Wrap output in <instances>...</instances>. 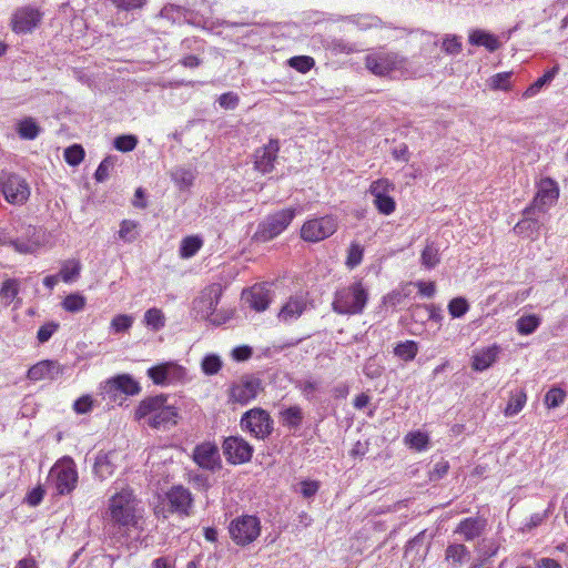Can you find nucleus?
Returning <instances> with one entry per match:
<instances>
[{
  "label": "nucleus",
  "instance_id": "obj_13",
  "mask_svg": "<svg viewBox=\"0 0 568 568\" xmlns=\"http://www.w3.org/2000/svg\"><path fill=\"white\" fill-rule=\"evenodd\" d=\"M50 478L59 495L70 494L77 486L78 471L72 459L54 465L50 470Z\"/></svg>",
  "mask_w": 568,
  "mask_h": 568
},
{
  "label": "nucleus",
  "instance_id": "obj_64",
  "mask_svg": "<svg viewBox=\"0 0 568 568\" xmlns=\"http://www.w3.org/2000/svg\"><path fill=\"white\" fill-rule=\"evenodd\" d=\"M320 489V483L316 480L301 481V494L304 498H312Z\"/></svg>",
  "mask_w": 568,
  "mask_h": 568
},
{
  "label": "nucleus",
  "instance_id": "obj_6",
  "mask_svg": "<svg viewBox=\"0 0 568 568\" xmlns=\"http://www.w3.org/2000/svg\"><path fill=\"white\" fill-rule=\"evenodd\" d=\"M537 187V193L531 203L523 211L525 219L516 224L515 230H521L524 225L529 222L536 224L537 220L534 219L535 214L537 212H546L549 206L557 202L559 197V186L554 179H541Z\"/></svg>",
  "mask_w": 568,
  "mask_h": 568
},
{
  "label": "nucleus",
  "instance_id": "obj_34",
  "mask_svg": "<svg viewBox=\"0 0 568 568\" xmlns=\"http://www.w3.org/2000/svg\"><path fill=\"white\" fill-rule=\"evenodd\" d=\"M417 353L418 344L415 341L400 342L394 347L395 356L405 362L413 361L416 357Z\"/></svg>",
  "mask_w": 568,
  "mask_h": 568
},
{
  "label": "nucleus",
  "instance_id": "obj_49",
  "mask_svg": "<svg viewBox=\"0 0 568 568\" xmlns=\"http://www.w3.org/2000/svg\"><path fill=\"white\" fill-rule=\"evenodd\" d=\"M138 138L133 134H122L114 139L113 146L120 152H130L138 145Z\"/></svg>",
  "mask_w": 568,
  "mask_h": 568
},
{
  "label": "nucleus",
  "instance_id": "obj_2",
  "mask_svg": "<svg viewBox=\"0 0 568 568\" xmlns=\"http://www.w3.org/2000/svg\"><path fill=\"white\" fill-rule=\"evenodd\" d=\"M365 68L378 78L392 80L412 78L416 74L407 57L399 52L379 48L364 59Z\"/></svg>",
  "mask_w": 568,
  "mask_h": 568
},
{
  "label": "nucleus",
  "instance_id": "obj_58",
  "mask_svg": "<svg viewBox=\"0 0 568 568\" xmlns=\"http://www.w3.org/2000/svg\"><path fill=\"white\" fill-rule=\"evenodd\" d=\"M60 325L57 322H48L40 326L37 333V338L39 343H47L52 335L59 329Z\"/></svg>",
  "mask_w": 568,
  "mask_h": 568
},
{
  "label": "nucleus",
  "instance_id": "obj_35",
  "mask_svg": "<svg viewBox=\"0 0 568 568\" xmlns=\"http://www.w3.org/2000/svg\"><path fill=\"white\" fill-rule=\"evenodd\" d=\"M540 323V317L535 314L524 315L516 322L517 332L520 335H530L539 327Z\"/></svg>",
  "mask_w": 568,
  "mask_h": 568
},
{
  "label": "nucleus",
  "instance_id": "obj_25",
  "mask_svg": "<svg viewBox=\"0 0 568 568\" xmlns=\"http://www.w3.org/2000/svg\"><path fill=\"white\" fill-rule=\"evenodd\" d=\"M114 452H99L93 465V471L100 480H104L112 476L115 470Z\"/></svg>",
  "mask_w": 568,
  "mask_h": 568
},
{
  "label": "nucleus",
  "instance_id": "obj_53",
  "mask_svg": "<svg viewBox=\"0 0 568 568\" xmlns=\"http://www.w3.org/2000/svg\"><path fill=\"white\" fill-rule=\"evenodd\" d=\"M511 72H500L489 79V87L494 90L507 91L510 89Z\"/></svg>",
  "mask_w": 568,
  "mask_h": 568
},
{
  "label": "nucleus",
  "instance_id": "obj_59",
  "mask_svg": "<svg viewBox=\"0 0 568 568\" xmlns=\"http://www.w3.org/2000/svg\"><path fill=\"white\" fill-rule=\"evenodd\" d=\"M419 312H427L428 313V320L439 322L442 320V315L439 313V310L436 308L434 305H415L410 308L412 317L416 318L419 315Z\"/></svg>",
  "mask_w": 568,
  "mask_h": 568
},
{
  "label": "nucleus",
  "instance_id": "obj_20",
  "mask_svg": "<svg viewBox=\"0 0 568 568\" xmlns=\"http://www.w3.org/2000/svg\"><path fill=\"white\" fill-rule=\"evenodd\" d=\"M63 372L64 367L58 361L44 359L32 365L28 369L27 377L31 382H39L45 378L54 381L62 375Z\"/></svg>",
  "mask_w": 568,
  "mask_h": 568
},
{
  "label": "nucleus",
  "instance_id": "obj_61",
  "mask_svg": "<svg viewBox=\"0 0 568 568\" xmlns=\"http://www.w3.org/2000/svg\"><path fill=\"white\" fill-rule=\"evenodd\" d=\"M118 10L133 11L141 9L146 0H109Z\"/></svg>",
  "mask_w": 568,
  "mask_h": 568
},
{
  "label": "nucleus",
  "instance_id": "obj_56",
  "mask_svg": "<svg viewBox=\"0 0 568 568\" xmlns=\"http://www.w3.org/2000/svg\"><path fill=\"white\" fill-rule=\"evenodd\" d=\"M442 50L447 54H458L462 51V42L459 37L447 34L442 42Z\"/></svg>",
  "mask_w": 568,
  "mask_h": 568
},
{
  "label": "nucleus",
  "instance_id": "obj_29",
  "mask_svg": "<svg viewBox=\"0 0 568 568\" xmlns=\"http://www.w3.org/2000/svg\"><path fill=\"white\" fill-rule=\"evenodd\" d=\"M17 133L23 140H34L41 133L42 129L37 121L27 116L17 123Z\"/></svg>",
  "mask_w": 568,
  "mask_h": 568
},
{
  "label": "nucleus",
  "instance_id": "obj_50",
  "mask_svg": "<svg viewBox=\"0 0 568 568\" xmlns=\"http://www.w3.org/2000/svg\"><path fill=\"white\" fill-rule=\"evenodd\" d=\"M288 65L301 73L308 72L315 64L312 57L308 55H295L288 59Z\"/></svg>",
  "mask_w": 568,
  "mask_h": 568
},
{
  "label": "nucleus",
  "instance_id": "obj_30",
  "mask_svg": "<svg viewBox=\"0 0 568 568\" xmlns=\"http://www.w3.org/2000/svg\"><path fill=\"white\" fill-rule=\"evenodd\" d=\"M349 23L356 26L359 30L366 31L369 29H377L383 26V21L377 16L373 14H352L345 18Z\"/></svg>",
  "mask_w": 568,
  "mask_h": 568
},
{
  "label": "nucleus",
  "instance_id": "obj_46",
  "mask_svg": "<svg viewBox=\"0 0 568 568\" xmlns=\"http://www.w3.org/2000/svg\"><path fill=\"white\" fill-rule=\"evenodd\" d=\"M133 322L134 318L132 315L119 314L112 318L110 327L115 334L124 333L132 327Z\"/></svg>",
  "mask_w": 568,
  "mask_h": 568
},
{
  "label": "nucleus",
  "instance_id": "obj_27",
  "mask_svg": "<svg viewBox=\"0 0 568 568\" xmlns=\"http://www.w3.org/2000/svg\"><path fill=\"white\" fill-rule=\"evenodd\" d=\"M283 426L296 430L302 426L304 414L300 406H290L280 413Z\"/></svg>",
  "mask_w": 568,
  "mask_h": 568
},
{
  "label": "nucleus",
  "instance_id": "obj_24",
  "mask_svg": "<svg viewBox=\"0 0 568 568\" xmlns=\"http://www.w3.org/2000/svg\"><path fill=\"white\" fill-rule=\"evenodd\" d=\"M501 352L500 346L494 344L473 356L471 367L476 372H484L497 362Z\"/></svg>",
  "mask_w": 568,
  "mask_h": 568
},
{
  "label": "nucleus",
  "instance_id": "obj_9",
  "mask_svg": "<svg viewBox=\"0 0 568 568\" xmlns=\"http://www.w3.org/2000/svg\"><path fill=\"white\" fill-rule=\"evenodd\" d=\"M229 531L236 545L246 546L260 536L261 521L256 516L242 515L231 521Z\"/></svg>",
  "mask_w": 568,
  "mask_h": 568
},
{
  "label": "nucleus",
  "instance_id": "obj_19",
  "mask_svg": "<svg viewBox=\"0 0 568 568\" xmlns=\"http://www.w3.org/2000/svg\"><path fill=\"white\" fill-rule=\"evenodd\" d=\"M42 19V13L32 7L18 9L12 17V30L16 33L32 32Z\"/></svg>",
  "mask_w": 568,
  "mask_h": 568
},
{
  "label": "nucleus",
  "instance_id": "obj_11",
  "mask_svg": "<svg viewBox=\"0 0 568 568\" xmlns=\"http://www.w3.org/2000/svg\"><path fill=\"white\" fill-rule=\"evenodd\" d=\"M263 390L262 381L255 375H243L239 381L231 384L229 389V400L246 405L255 399Z\"/></svg>",
  "mask_w": 568,
  "mask_h": 568
},
{
  "label": "nucleus",
  "instance_id": "obj_44",
  "mask_svg": "<svg viewBox=\"0 0 568 568\" xmlns=\"http://www.w3.org/2000/svg\"><path fill=\"white\" fill-rule=\"evenodd\" d=\"M201 368L205 375H215L222 368V361L215 354L205 355L201 362Z\"/></svg>",
  "mask_w": 568,
  "mask_h": 568
},
{
  "label": "nucleus",
  "instance_id": "obj_18",
  "mask_svg": "<svg viewBox=\"0 0 568 568\" xmlns=\"http://www.w3.org/2000/svg\"><path fill=\"white\" fill-rule=\"evenodd\" d=\"M280 141L271 139L267 144L257 148L254 152V169L262 174L271 173L277 160Z\"/></svg>",
  "mask_w": 568,
  "mask_h": 568
},
{
  "label": "nucleus",
  "instance_id": "obj_1",
  "mask_svg": "<svg viewBox=\"0 0 568 568\" xmlns=\"http://www.w3.org/2000/svg\"><path fill=\"white\" fill-rule=\"evenodd\" d=\"M138 422L143 420L153 429H169L178 424L179 409L169 403V395L159 394L145 397L134 412Z\"/></svg>",
  "mask_w": 568,
  "mask_h": 568
},
{
  "label": "nucleus",
  "instance_id": "obj_36",
  "mask_svg": "<svg viewBox=\"0 0 568 568\" xmlns=\"http://www.w3.org/2000/svg\"><path fill=\"white\" fill-rule=\"evenodd\" d=\"M80 271H81L80 261L68 260L62 264L61 270L58 275L60 276V278L63 282L70 283V282L75 281L79 277Z\"/></svg>",
  "mask_w": 568,
  "mask_h": 568
},
{
  "label": "nucleus",
  "instance_id": "obj_54",
  "mask_svg": "<svg viewBox=\"0 0 568 568\" xmlns=\"http://www.w3.org/2000/svg\"><path fill=\"white\" fill-rule=\"evenodd\" d=\"M328 47L335 53L351 54L358 51L355 43L348 42L344 39H332Z\"/></svg>",
  "mask_w": 568,
  "mask_h": 568
},
{
  "label": "nucleus",
  "instance_id": "obj_43",
  "mask_svg": "<svg viewBox=\"0 0 568 568\" xmlns=\"http://www.w3.org/2000/svg\"><path fill=\"white\" fill-rule=\"evenodd\" d=\"M19 293V282L14 278L6 280L0 288V296L9 305Z\"/></svg>",
  "mask_w": 568,
  "mask_h": 568
},
{
  "label": "nucleus",
  "instance_id": "obj_15",
  "mask_svg": "<svg viewBox=\"0 0 568 568\" xmlns=\"http://www.w3.org/2000/svg\"><path fill=\"white\" fill-rule=\"evenodd\" d=\"M395 186L387 179H378L369 186V193L373 195V203L381 214L389 215L396 209L395 200L389 195Z\"/></svg>",
  "mask_w": 568,
  "mask_h": 568
},
{
  "label": "nucleus",
  "instance_id": "obj_12",
  "mask_svg": "<svg viewBox=\"0 0 568 568\" xmlns=\"http://www.w3.org/2000/svg\"><path fill=\"white\" fill-rule=\"evenodd\" d=\"M336 230V219L332 215H325L304 222L301 227V237L306 242L317 243L333 235Z\"/></svg>",
  "mask_w": 568,
  "mask_h": 568
},
{
  "label": "nucleus",
  "instance_id": "obj_31",
  "mask_svg": "<svg viewBox=\"0 0 568 568\" xmlns=\"http://www.w3.org/2000/svg\"><path fill=\"white\" fill-rule=\"evenodd\" d=\"M219 298V293L212 294V292H210L209 294H204L194 302L195 308H200L203 317H209L215 312Z\"/></svg>",
  "mask_w": 568,
  "mask_h": 568
},
{
  "label": "nucleus",
  "instance_id": "obj_45",
  "mask_svg": "<svg viewBox=\"0 0 568 568\" xmlns=\"http://www.w3.org/2000/svg\"><path fill=\"white\" fill-rule=\"evenodd\" d=\"M469 311V304L465 297H454L448 303V313L453 318H460Z\"/></svg>",
  "mask_w": 568,
  "mask_h": 568
},
{
  "label": "nucleus",
  "instance_id": "obj_7",
  "mask_svg": "<svg viewBox=\"0 0 568 568\" xmlns=\"http://www.w3.org/2000/svg\"><path fill=\"white\" fill-rule=\"evenodd\" d=\"M300 211L295 207H286L264 217L257 225L254 239L257 242H270L282 234Z\"/></svg>",
  "mask_w": 568,
  "mask_h": 568
},
{
  "label": "nucleus",
  "instance_id": "obj_62",
  "mask_svg": "<svg viewBox=\"0 0 568 568\" xmlns=\"http://www.w3.org/2000/svg\"><path fill=\"white\" fill-rule=\"evenodd\" d=\"M295 387L298 388L307 399H311L314 393L320 388V384L311 379L297 381L295 382Z\"/></svg>",
  "mask_w": 568,
  "mask_h": 568
},
{
  "label": "nucleus",
  "instance_id": "obj_21",
  "mask_svg": "<svg viewBox=\"0 0 568 568\" xmlns=\"http://www.w3.org/2000/svg\"><path fill=\"white\" fill-rule=\"evenodd\" d=\"M243 298L251 308L256 312H263L272 301V293L263 284H256L243 292Z\"/></svg>",
  "mask_w": 568,
  "mask_h": 568
},
{
  "label": "nucleus",
  "instance_id": "obj_57",
  "mask_svg": "<svg viewBox=\"0 0 568 568\" xmlns=\"http://www.w3.org/2000/svg\"><path fill=\"white\" fill-rule=\"evenodd\" d=\"M114 166V158L113 156H106L104 158L101 163L99 164L98 169L94 173V179L98 182H104L110 174V170Z\"/></svg>",
  "mask_w": 568,
  "mask_h": 568
},
{
  "label": "nucleus",
  "instance_id": "obj_40",
  "mask_svg": "<svg viewBox=\"0 0 568 568\" xmlns=\"http://www.w3.org/2000/svg\"><path fill=\"white\" fill-rule=\"evenodd\" d=\"M557 73V68H552L545 72V74L538 78L532 84H530L524 92V98H531L536 95L546 84L550 83Z\"/></svg>",
  "mask_w": 568,
  "mask_h": 568
},
{
  "label": "nucleus",
  "instance_id": "obj_52",
  "mask_svg": "<svg viewBox=\"0 0 568 568\" xmlns=\"http://www.w3.org/2000/svg\"><path fill=\"white\" fill-rule=\"evenodd\" d=\"M363 255V246L359 245L358 243H352L347 252L346 265L349 268L358 266L362 263Z\"/></svg>",
  "mask_w": 568,
  "mask_h": 568
},
{
  "label": "nucleus",
  "instance_id": "obj_28",
  "mask_svg": "<svg viewBox=\"0 0 568 568\" xmlns=\"http://www.w3.org/2000/svg\"><path fill=\"white\" fill-rule=\"evenodd\" d=\"M469 43L473 45H483L490 52L499 48L498 39L484 30H474L469 34Z\"/></svg>",
  "mask_w": 568,
  "mask_h": 568
},
{
  "label": "nucleus",
  "instance_id": "obj_10",
  "mask_svg": "<svg viewBox=\"0 0 568 568\" xmlns=\"http://www.w3.org/2000/svg\"><path fill=\"white\" fill-rule=\"evenodd\" d=\"M0 189L6 201L13 205L24 204L30 196L29 184L17 173L1 172Z\"/></svg>",
  "mask_w": 568,
  "mask_h": 568
},
{
  "label": "nucleus",
  "instance_id": "obj_23",
  "mask_svg": "<svg viewBox=\"0 0 568 568\" xmlns=\"http://www.w3.org/2000/svg\"><path fill=\"white\" fill-rule=\"evenodd\" d=\"M487 521L481 517H468L463 519L455 532L464 536L466 541L474 540L478 538L485 530Z\"/></svg>",
  "mask_w": 568,
  "mask_h": 568
},
{
  "label": "nucleus",
  "instance_id": "obj_63",
  "mask_svg": "<svg viewBox=\"0 0 568 568\" xmlns=\"http://www.w3.org/2000/svg\"><path fill=\"white\" fill-rule=\"evenodd\" d=\"M449 469V463L447 460H439L437 462L434 467L429 470V480L430 481H438L440 480Z\"/></svg>",
  "mask_w": 568,
  "mask_h": 568
},
{
  "label": "nucleus",
  "instance_id": "obj_4",
  "mask_svg": "<svg viewBox=\"0 0 568 568\" xmlns=\"http://www.w3.org/2000/svg\"><path fill=\"white\" fill-rule=\"evenodd\" d=\"M159 498L160 501L154 509L158 518L168 519L173 514L189 517L192 513L193 495L189 488L182 485H173Z\"/></svg>",
  "mask_w": 568,
  "mask_h": 568
},
{
  "label": "nucleus",
  "instance_id": "obj_51",
  "mask_svg": "<svg viewBox=\"0 0 568 568\" xmlns=\"http://www.w3.org/2000/svg\"><path fill=\"white\" fill-rule=\"evenodd\" d=\"M566 398V393L559 387H551L545 395V405L548 408L560 406Z\"/></svg>",
  "mask_w": 568,
  "mask_h": 568
},
{
  "label": "nucleus",
  "instance_id": "obj_32",
  "mask_svg": "<svg viewBox=\"0 0 568 568\" xmlns=\"http://www.w3.org/2000/svg\"><path fill=\"white\" fill-rule=\"evenodd\" d=\"M527 402V394L524 389H518L510 394L509 400L507 403L506 408L504 409V414L506 416H514L518 414L525 406Z\"/></svg>",
  "mask_w": 568,
  "mask_h": 568
},
{
  "label": "nucleus",
  "instance_id": "obj_26",
  "mask_svg": "<svg viewBox=\"0 0 568 568\" xmlns=\"http://www.w3.org/2000/svg\"><path fill=\"white\" fill-rule=\"evenodd\" d=\"M110 389L120 390L125 395H136L140 393V384L130 375L123 374L109 381Z\"/></svg>",
  "mask_w": 568,
  "mask_h": 568
},
{
  "label": "nucleus",
  "instance_id": "obj_55",
  "mask_svg": "<svg viewBox=\"0 0 568 568\" xmlns=\"http://www.w3.org/2000/svg\"><path fill=\"white\" fill-rule=\"evenodd\" d=\"M467 555H469V552L463 544H453L446 549V558L452 559L454 562H463L464 557Z\"/></svg>",
  "mask_w": 568,
  "mask_h": 568
},
{
  "label": "nucleus",
  "instance_id": "obj_3",
  "mask_svg": "<svg viewBox=\"0 0 568 568\" xmlns=\"http://www.w3.org/2000/svg\"><path fill=\"white\" fill-rule=\"evenodd\" d=\"M139 500L130 488L121 489L109 501L110 521L120 530L141 528V510L138 508Z\"/></svg>",
  "mask_w": 568,
  "mask_h": 568
},
{
  "label": "nucleus",
  "instance_id": "obj_33",
  "mask_svg": "<svg viewBox=\"0 0 568 568\" xmlns=\"http://www.w3.org/2000/svg\"><path fill=\"white\" fill-rule=\"evenodd\" d=\"M203 245V240L197 235H190L182 240L180 245V255L183 258L194 256Z\"/></svg>",
  "mask_w": 568,
  "mask_h": 568
},
{
  "label": "nucleus",
  "instance_id": "obj_47",
  "mask_svg": "<svg viewBox=\"0 0 568 568\" xmlns=\"http://www.w3.org/2000/svg\"><path fill=\"white\" fill-rule=\"evenodd\" d=\"M429 438L427 434L423 432H413L408 433L405 436V443L409 445V447L415 448L418 452H422L427 448Z\"/></svg>",
  "mask_w": 568,
  "mask_h": 568
},
{
  "label": "nucleus",
  "instance_id": "obj_5",
  "mask_svg": "<svg viewBox=\"0 0 568 568\" xmlns=\"http://www.w3.org/2000/svg\"><path fill=\"white\" fill-rule=\"evenodd\" d=\"M368 301V292L362 282H354L335 292L332 308L341 315L362 314Z\"/></svg>",
  "mask_w": 568,
  "mask_h": 568
},
{
  "label": "nucleus",
  "instance_id": "obj_8",
  "mask_svg": "<svg viewBox=\"0 0 568 568\" xmlns=\"http://www.w3.org/2000/svg\"><path fill=\"white\" fill-rule=\"evenodd\" d=\"M273 425L274 422L270 413L260 407L245 412L240 420V426L244 432H247L256 439L262 440L272 434Z\"/></svg>",
  "mask_w": 568,
  "mask_h": 568
},
{
  "label": "nucleus",
  "instance_id": "obj_60",
  "mask_svg": "<svg viewBox=\"0 0 568 568\" xmlns=\"http://www.w3.org/2000/svg\"><path fill=\"white\" fill-rule=\"evenodd\" d=\"M217 102L222 109L234 110L240 103V97L237 93L230 91L221 94Z\"/></svg>",
  "mask_w": 568,
  "mask_h": 568
},
{
  "label": "nucleus",
  "instance_id": "obj_22",
  "mask_svg": "<svg viewBox=\"0 0 568 568\" xmlns=\"http://www.w3.org/2000/svg\"><path fill=\"white\" fill-rule=\"evenodd\" d=\"M306 307L307 301L304 296H291L282 306L278 313V320L285 323L297 320L305 312Z\"/></svg>",
  "mask_w": 568,
  "mask_h": 568
},
{
  "label": "nucleus",
  "instance_id": "obj_16",
  "mask_svg": "<svg viewBox=\"0 0 568 568\" xmlns=\"http://www.w3.org/2000/svg\"><path fill=\"white\" fill-rule=\"evenodd\" d=\"M185 368L174 362H165L148 369V376L155 385H169L184 379Z\"/></svg>",
  "mask_w": 568,
  "mask_h": 568
},
{
  "label": "nucleus",
  "instance_id": "obj_38",
  "mask_svg": "<svg viewBox=\"0 0 568 568\" xmlns=\"http://www.w3.org/2000/svg\"><path fill=\"white\" fill-rule=\"evenodd\" d=\"M440 262L439 250L435 243H428L422 252L420 263L424 267L432 270Z\"/></svg>",
  "mask_w": 568,
  "mask_h": 568
},
{
  "label": "nucleus",
  "instance_id": "obj_37",
  "mask_svg": "<svg viewBox=\"0 0 568 568\" xmlns=\"http://www.w3.org/2000/svg\"><path fill=\"white\" fill-rule=\"evenodd\" d=\"M143 322L152 331L158 332L165 326V316L160 308L152 307L145 312Z\"/></svg>",
  "mask_w": 568,
  "mask_h": 568
},
{
  "label": "nucleus",
  "instance_id": "obj_41",
  "mask_svg": "<svg viewBox=\"0 0 568 568\" xmlns=\"http://www.w3.org/2000/svg\"><path fill=\"white\" fill-rule=\"evenodd\" d=\"M3 244H10L19 253H31L40 244V240H24V237L4 239L0 241Z\"/></svg>",
  "mask_w": 568,
  "mask_h": 568
},
{
  "label": "nucleus",
  "instance_id": "obj_42",
  "mask_svg": "<svg viewBox=\"0 0 568 568\" xmlns=\"http://www.w3.org/2000/svg\"><path fill=\"white\" fill-rule=\"evenodd\" d=\"M87 304L85 297L80 293H72L64 297L62 307L70 313L81 312Z\"/></svg>",
  "mask_w": 568,
  "mask_h": 568
},
{
  "label": "nucleus",
  "instance_id": "obj_48",
  "mask_svg": "<svg viewBox=\"0 0 568 568\" xmlns=\"http://www.w3.org/2000/svg\"><path fill=\"white\" fill-rule=\"evenodd\" d=\"M84 155V149L80 144H72L64 150V160L72 166L79 165L83 161Z\"/></svg>",
  "mask_w": 568,
  "mask_h": 568
},
{
  "label": "nucleus",
  "instance_id": "obj_39",
  "mask_svg": "<svg viewBox=\"0 0 568 568\" xmlns=\"http://www.w3.org/2000/svg\"><path fill=\"white\" fill-rule=\"evenodd\" d=\"M139 223L132 220H123L120 224L119 237L125 243H132L139 237Z\"/></svg>",
  "mask_w": 568,
  "mask_h": 568
},
{
  "label": "nucleus",
  "instance_id": "obj_14",
  "mask_svg": "<svg viewBox=\"0 0 568 568\" xmlns=\"http://www.w3.org/2000/svg\"><path fill=\"white\" fill-rule=\"evenodd\" d=\"M223 454L229 464L241 465L252 459L254 448L241 436H229L222 444Z\"/></svg>",
  "mask_w": 568,
  "mask_h": 568
},
{
  "label": "nucleus",
  "instance_id": "obj_17",
  "mask_svg": "<svg viewBox=\"0 0 568 568\" xmlns=\"http://www.w3.org/2000/svg\"><path fill=\"white\" fill-rule=\"evenodd\" d=\"M192 458L196 465L205 470L215 473L222 468L220 450L213 443L205 442L196 445Z\"/></svg>",
  "mask_w": 568,
  "mask_h": 568
}]
</instances>
